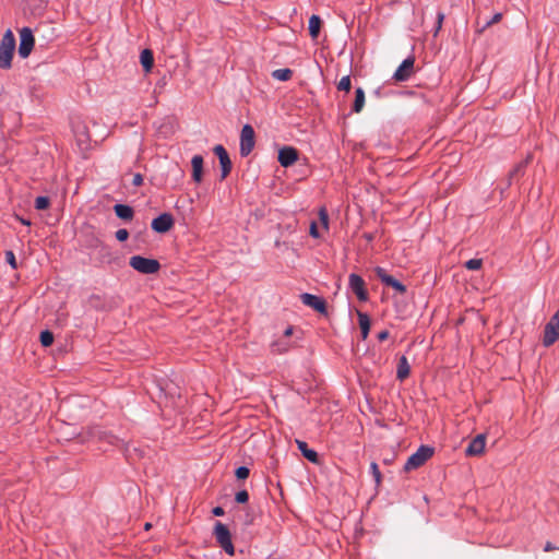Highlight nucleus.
Segmentation results:
<instances>
[{
    "mask_svg": "<svg viewBox=\"0 0 559 559\" xmlns=\"http://www.w3.org/2000/svg\"><path fill=\"white\" fill-rule=\"evenodd\" d=\"M15 50V37L11 29H8L0 43V69H10Z\"/></svg>",
    "mask_w": 559,
    "mask_h": 559,
    "instance_id": "1",
    "label": "nucleus"
},
{
    "mask_svg": "<svg viewBox=\"0 0 559 559\" xmlns=\"http://www.w3.org/2000/svg\"><path fill=\"white\" fill-rule=\"evenodd\" d=\"M433 454V449L428 445H421L406 461L404 469L411 472L423 466Z\"/></svg>",
    "mask_w": 559,
    "mask_h": 559,
    "instance_id": "2",
    "label": "nucleus"
},
{
    "mask_svg": "<svg viewBox=\"0 0 559 559\" xmlns=\"http://www.w3.org/2000/svg\"><path fill=\"white\" fill-rule=\"evenodd\" d=\"M213 534L219 547H222L226 551V554L233 556L235 554V548L231 542V535L228 527L222 522L217 521L215 523Z\"/></svg>",
    "mask_w": 559,
    "mask_h": 559,
    "instance_id": "3",
    "label": "nucleus"
},
{
    "mask_svg": "<svg viewBox=\"0 0 559 559\" xmlns=\"http://www.w3.org/2000/svg\"><path fill=\"white\" fill-rule=\"evenodd\" d=\"M129 264L135 271L142 274H154L158 272L160 264L155 259H148L141 255H133L130 258Z\"/></svg>",
    "mask_w": 559,
    "mask_h": 559,
    "instance_id": "4",
    "label": "nucleus"
},
{
    "mask_svg": "<svg viewBox=\"0 0 559 559\" xmlns=\"http://www.w3.org/2000/svg\"><path fill=\"white\" fill-rule=\"evenodd\" d=\"M559 338V310L551 317L544 330L543 344L546 347L552 345Z\"/></svg>",
    "mask_w": 559,
    "mask_h": 559,
    "instance_id": "5",
    "label": "nucleus"
},
{
    "mask_svg": "<svg viewBox=\"0 0 559 559\" xmlns=\"http://www.w3.org/2000/svg\"><path fill=\"white\" fill-rule=\"evenodd\" d=\"M35 45V38L33 32L28 27H23L20 31V45H19V55L21 58H27Z\"/></svg>",
    "mask_w": 559,
    "mask_h": 559,
    "instance_id": "6",
    "label": "nucleus"
},
{
    "mask_svg": "<svg viewBox=\"0 0 559 559\" xmlns=\"http://www.w3.org/2000/svg\"><path fill=\"white\" fill-rule=\"evenodd\" d=\"M254 130L250 124H245L240 134V155L248 156L254 147Z\"/></svg>",
    "mask_w": 559,
    "mask_h": 559,
    "instance_id": "7",
    "label": "nucleus"
},
{
    "mask_svg": "<svg viewBox=\"0 0 559 559\" xmlns=\"http://www.w3.org/2000/svg\"><path fill=\"white\" fill-rule=\"evenodd\" d=\"M376 276L386 286L392 287L394 290H396L399 294L403 295L406 293V286L402 284L400 281L394 278L393 276L389 275L383 267H376L374 269Z\"/></svg>",
    "mask_w": 559,
    "mask_h": 559,
    "instance_id": "8",
    "label": "nucleus"
},
{
    "mask_svg": "<svg viewBox=\"0 0 559 559\" xmlns=\"http://www.w3.org/2000/svg\"><path fill=\"white\" fill-rule=\"evenodd\" d=\"M300 300L305 306L312 308L321 314H326L328 312L326 302L322 297L304 293L300 295Z\"/></svg>",
    "mask_w": 559,
    "mask_h": 559,
    "instance_id": "9",
    "label": "nucleus"
},
{
    "mask_svg": "<svg viewBox=\"0 0 559 559\" xmlns=\"http://www.w3.org/2000/svg\"><path fill=\"white\" fill-rule=\"evenodd\" d=\"M414 64H415V58L408 57L406 58L400 67L396 69V71L393 74V79L396 82H404L407 81L414 73Z\"/></svg>",
    "mask_w": 559,
    "mask_h": 559,
    "instance_id": "10",
    "label": "nucleus"
},
{
    "mask_svg": "<svg viewBox=\"0 0 559 559\" xmlns=\"http://www.w3.org/2000/svg\"><path fill=\"white\" fill-rule=\"evenodd\" d=\"M213 151L219 160L221 168H222L221 179L223 180L230 174L231 160L228 156L227 151L225 150V147L223 145H221V144L216 145L213 148Z\"/></svg>",
    "mask_w": 559,
    "mask_h": 559,
    "instance_id": "11",
    "label": "nucleus"
},
{
    "mask_svg": "<svg viewBox=\"0 0 559 559\" xmlns=\"http://www.w3.org/2000/svg\"><path fill=\"white\" fill-rule=\"evenodd\" d=\"M174 217L169 213H164L152 221L151 227L156 233H167L174 226Z\"/></svg>",
    "mask_w": 559,
    "mask_h": 559,
    "instance_id": "12",
    "label": "nucleus"
},
{
    "mask_svg": "<svg viewBox=\"0 0 559 559\" xmlns=\"http://www.w3.org/2000/svg\"><path fill=\"white\" fill-rule=\"evenodd\" d=\"M349 287L353 290V293L357 296V298L360 301H366L368 299V293L365 287V281L361 276L357 274H350L349 275Z\"/></svg>",
    "mask_w": 559,
    "mask_h": 559,
    "instance_id": "13",
    "label": "nucleus"
},
{
    "mask_svg": "<svg viewBox=\"0 0 559 559\" xmlns=\"http://www.w3.org/2000/svg\"><path fill=\"white\" fill-rule=\"evenodd\" d=\"M277 159L283 167H289L298 159V151L293 146H284L280 150Z\"/></svg>",
    "mask_w": 559,
    "mask_h": 559,
    "instance_id": "14",
    "label": "nucleus"
},
{
    "mask_svg": "<svg viewBox=\"0 0 559 559\" xmlns=\"http://www.w3.org/2000/svg\"><path fill=\"white\" fill-rule=\"evenodd\" d=\"M486 437L485 435H477L468 444L465 450L466 455L468 456H478L481 455L485 451Z\"/></svg>",
    "mask_w": 559,
    "mask_h": 559,
    "instance_id": "15",
    "label": "nucleus"
},
{
    "mask_svg": "<svg viewBox=\"0 0 559 559\" xmlns=\"http://www.w3.org/2000/svg\"><path fill=\"white\" fill-rule=\"evenodd\" d=\"M192 165V178L195 182H201L203 174V157L201 155H194L191 159Z\"/></svg>",
    "mask_w": 559,
    "mask_h": 559,
    "instance_id": "16",
    "label": "nucleus"
},
{
    "mask_svg": "<svg viewBox=\"0 0 559 559\" xmlns=\"http://www.w3.org/2000/svg\"><path fill=\"white\" fill-rule=\"evenodd\" d=\"M409 373H411L409 362L405 356H402L397 362L396 379L400 381H404L406 378H408Z\"/></svg>",
    "mask_w": 559,
    "mask_h": 559,
    "instance_id": "17",
    "label": "nucleus"
},
{
    "mask_svg": "<svg viewBox=\"0 0 559 559\" xmlns=\"http://www.w3.org/2000/svg\"><path fill=\"white\" fill-rule=\"evenodd\" d=\"M296 444L307 460H309L312 463L319 462L318 453L314 450L309 449L308 444L305 441L296 440Z\"/></svg>",
    "mask_w": 559,
    "mask_h": 559,
    "instance_id": "18",
    "label": "nucleus"
},
{
    "mask_svg": "<svg viewBox=\"0 0 559 559\" xmlns=\"http://www.w3.org/2000/svg\"><path fill=\"white\" fill-rule=\"evenodd\" d=\"M116 215L123 221H131L133 218V209L126 204H116L114 206Z\"/></svg>",
    "mask_w": 559,
    "mask_h": 559,
    "instance_id": "19",
    "label": "nucleus"
},
{
    "mask_svg": "<svg viewBox=\"0 0 559 559\" xmlns=\"http://www.w3.org/2000/svg\"><path fill=\"white\" fill-rule=\"evenodd\" d=\"M357 316H358L359 328L361 331V337H362V340H366L368 337V334L370 331V318L368 317L367 313H364L360 311H357Z\"/></svg>",
    "mask_w": 559,
    "mask_h": 559,
    "instance_id": "20",
    "label": "nucleus"
},
{
    "mask_svg": "<svg viewBox=\"0 0 559 559\" xmlns=\"http://www.w3.org/2000/svg\"><path fill=\"white\" fill-rule=\"evenodd\" d=\"M140 62L145 72H150L154 66L153 52L150 49H144L140 56Z\"/></svg>",
    "mask_w": 559,
    "mask_h": 559,
    "instance_id": "21",
    "label": "nucleus"
},
{
    "mask_svg": "<svg viewBox=\"0 0 559 559\" xmlns=\"http://www.w3.org/2000/svg\"><path fill=\"white\" fill-rule=\"evenodd\" d=\"M321 24H322V21H321L320 16L314 15V14L310 16L308 28H309V34L312 39H316L319 36Z\"/></svg>",
    "mask_w": 559,
    "mask_h": 559,
    "instance_id": "22",
    "label": "nucleus"
},
{
    "mask_svg": "<svg viewBox=\"0 0 559 559\" xmlns=\"http://www.w3.org/2000/svg\"><path fill=\"white\" fill-rule=\"evenodd\" d=\"M365 106V92L361 87H358L355 92V100L353 105V110L355 112H360Z\"/></svg>",
    "mask_w": 559,
    "mask_h": 559,
    "instance_id": "23",
    "label": "nucleus"
},
{
    "mask_svg": "<svg viewBox=\"0 0 559 559\" xmlns=\"http://www.w3.org/2000/svg\"><path fill=\"white\" fill-rule=\"evenodd\" d=\"M293 75V71L288 68L277 69L272 72V76L278 81H288Z\"/></svg>",
    "mask_w": 559,
    "mask_h": 559,
    "instance_id": "24",
    "label": "nucleus"
},
{
    "mask_svg": "<svg viewBox=\"0 0 559 559\" xmlns=\"http://www.w3.org/2000/svg\"><path fill=\"white\" fill-rule=\"evenodd\" d=\"M39 340L44 347H48L53 343V334L48 330L43 331L40 333Z\"/></svg>",
    "mask_w": 559,
    "mask_h": 559,
    "instance_id": "25",
    "label": "nucleus"
},
{
    "mask_svg": "<svg viewBox=\"0 0 559 559\" xmlns=\"http://www.w3.org/2000/svg\"><path fill=\"white\" fill-rule=\"evenodd\" d=\"M350 87H352V82H350V78L349 75H345L343 76L338 84H337V88L340 91H345V92H349L350 91Z\"/></svg>",
    "mask_w": 559,
    "mask_h": 559,
    "instance_id": "26",
    "label": "nucleus"
},
{
    "mask_svg": "<svg viewBox=\"0 0 559 559\" xmlns=\"http://www.w3.org/2000/svg\"><path fill=\"white\" fill-rule=\"evenodd\" d=\"M50 201L47 197H38L35 200L36 210H46L49 207Z\"/></svg>",
    "mask_w": 559,
    "mask_h": 559,
    "instance_id": "27",
    "label": "nucleus"
},
{
    "mask_svg": "<svg viewBox=\"0 0 559 559\" xmlns=\"http://www.w3.org/2000/svg\"><path fill=\"white\" fill-rule=\"evenodd\" d=\"M483 265L481 259H471L465 262V267L471 271L479 270Z\"/></svg>",
    "mask_w": 559,
    "mask_h": 559,
    "instance_id": "28",
    "label": "nucleus"
},
{
    "mask_svg": "<svg viewBox=\"0 0 559 559\" xmlns=\"http://www.w3.org/2000/svg\"><path fill=\"white\" fill-rule=\"evenodd\" d=\"M235 474L238 479H246L249 476L250 471L246 466H240L236 469Z\"/></svg>",
    "mask_w": 559,
    "mask_h": 559,
    "instance_id": "29",
    "label": "nucleus"
},
{
    "mask_svg": "<svg viewBox=\"0 0 559 559\" xmlns=\"http://www.w3.org/2000/svg\"><path fill=\"white\" fill-rule=\"evenodd\" d=\"M370 469H371V473H372V475L374 477L376 483L380 484V481H381V473H380L378 464L372 462L371 465H370Z\"/></svg>",
    "mask_w": 559,
    "mask_h": 559,
    "instance_id": "30",
    "label": "nucleus"
},
{
    "mask_svg": "<svg viewBox=\"0 0 559 559\" xmlns=\"http://www.w3.org/2000/svg\"><path fill=\"white\" fill-rule=\"evenodd\" d=\"M5 261L12 266V269L17 267L16 259H15L13 251H11V250L5 251Z\"/></svg>",
    "mask_w": 559,
    "mask_h": 559,
    "instance_id": "31",
    "label": "nucleus"
},
{
    "mask_svg": "<svg viewBox=\"0 0 559 559\" xmlns=\"http://www.w3.org/2000/svg\"><path fill=\"white\" fill-rule=\"evenodd\" d=\"M319 217H320V221H321V223L323 225V228L328 229V227H329V215H328L325 209H321L320 210Z\"/></svg>",
    "mask_w": 559,
    "mask_h": 559,
    "instance_id": "32",
    "label": "nucleus"
},
{
    "mask_svg": "<svg viewBox=\"0 0 559 559\" xmlns=\"http://www.w3.org/2000/svg\"><path fill=\"white\" fill-rule=\"evenodd\" d=\"M249 499V495L246 490H241L239 492L236 493V497H235V500L238 502V503H246Z\"/></svg>",
    "mask_w": 559,
    "mask_h": 559,
    "instance_id": "33",
    "label": "nucleus"
},
{
    "mask_svg": "<svg viewBox=\"0 0 559 559\" xmlns=\"http://www.w3.org/2000/svg\"><path fill=\"white\" fill-rule=\"evenodd\" d=\"M129 237V231L124 228L116 231V238L118 241H126Z\"/></svg>",
    "mask_w": 559,
    "mask_h": 559,
    "instance_id": "34",
    "label": "nucleus"
},
{
    "mask_svg": "<svg viewBox=\"0 0 559 559\" xmlns=\"http://www.w3.org/2000/svg\"><path fill=\"white\" fill-rule=\"evenodd\" d=\"M443 20H444V14L442 12H439L437 15L436 29L433 33L435 36H437L439 31L441 29Z\"/></svg>",
    "mask_w": 559,
    "mask_h": 559,
    "instance_id": "35",
    "label": "nucleus"
},
{
    "mask_svg": "<svg viewBox=\"0 0 559 559\" xmlns=\"http://www.w3.org/2000/svg\"><path fill=\"white\" fill-rule=\"evenodd\" d=\"M502 15L501 13H496L491 20L487 21L484 26H483V29H485L486 27H489L490 25L495 24V23H498L500 20H501Z\"/></svg>",
    "mask_w": 559,
    "mask_h": 559,
    "instance_id": "36",
    "label": "nucleus"
},
{
    "mask_svg": "<svg viewBox=\"0 0 559 559\" xmlns=\"http://www.w3.org/2000/svg\"><path fill=\"white\" fill-rule=\"evenodd\" d=\"M143 183V176L139 173L133 174L132 176V185L135 187H140Z\"/></svg>",
    "mask_w": 559,
    "mask_h": 559,
    "instance_id": "37",
    "label": "nucleus"
},
{
    "mask_svg": "<svg viewBox=\"0 0 559 559\" xmlns=\"http://www.w3.org/2000/svg\"><path fill=\"white\" fill-rule=\"evenodd\" d=\"M309 233H310V235H311L313 238H319V237H320L319 229H318V225H317V223H316V222H312V223H311Z\"/></svg>",
    "mask_w": 559,
    "mask_h": 559,
    "instance_id": "38",
    "label": "nucleus"
},
{
    "mask_svg": "<svg viewBox=\"0 0 559 559\" xmlns=\"http://www.w3.org/2000/svg\"><path fill=\"white\" fill-rule=\"evenodd\" d=\"M523 170V164H519L514 167V169L510 173V180L518 175H520Z\"/></svg>",
    "mask_w": 559,
    "mask_h": 559,
    "instance_id": "39",
    "label": "nucleus"
},
{
    "mask_svg": "<svg viewBox=\"0 0 559 559\" xmlns=\"http://www.w3.org/2000/svg\"><path fill=\"white\" fill-rule=\"evenodd\" d=\"M212 512L215 516L224 515V509L222 507H215Z\"/></svg>",
    "mask_w": 559,
    "mask_h": 559,
    "instance_id": "40",
    "label": "nucleus"
},
{
    "mask_svg": "<svg viewBox=\"0 0 559 559\" xmlns=\"http://www.w3.org/2000/svg\"><path fill=\"white\" fill-rule=\"evenodd\" d=\"M389 337V331L384 330V331H381L379 334H378V340L379 341H384Z\"/></svg>",
    "mask_w": 559,
    "mask_h": 559,
    "instance_id": "41",
    "label": "nucleus"
},
{
    "mask_svg": "<svg viewBox=\"0 0 559 559\" xmlns=\"http://www.w3.org/2000/svg\"><path fill=\"white\" fill-rule=\"evenodd\" d=\"M555 549H558V548L555 547L550 542H547L545 547H544L545 551H551V550H555Z\"/></svg>",
    "mask_w": 559,
    "mask_h": 559,
    "instance_id": "42",
    "label": "nucleus"
},
{
    "mask_svg": "<svg viewBox=\"0 0 559 559\" xmlns=\"http://www.w3.org/2000/svg\"><path fill=\"white\" fill-rule=\"evenodd\" d=\"M292 333H293V328H288L285 331V336H289V335H292Z\"/></svg>",
    "mask_w": 559,
    "mask_h": 559,
    "instance_id": "43",
    "label": "nucleus"
},
{
    "mask_svg": "<svg viewBox=\"0 0 559 559\" xmlns=\"http://www.w3.org/2000/svg\"><path fill=\"white\" fill-rule=\"evenodd\" d=\"M22 224L24 225H29L31 223L28 221H25V219H21Z\"/></svg>",
    "mask_w": 559,
    "mask_h": 559,
    "instance_id": "44",
    "label": "nucleus"
},
{
    "mask_svg": "<svg viewBox=\"0 0 559 559\" xmlns=\"http://www.w3.org/2000/svg\"><path fill=\"white\" fill-rule=\"evenodd\" d=\"M144 527H145V530H150L151 528V524L146 523Z\"/></svg>",
    "mask_w": 559,
    "mask_h": 559,
    "instance_id": "45",
    "label": "nucleus"
},
{
    "mask_svg": "<svg viewBox=\"0 0 559 559\" xmlns=\"http://www.w3.org/2000/svg\"><path fill=\"white\" fill-rule=\"evenodd\" d=\"M368 240H371L372 237L370 235L366 236Z\"/></svg>",
    "mask_w": 559,
    "mask_h": 559,
    "instance_id": "46",
    "label": "nucleus"
}]
</instances>
